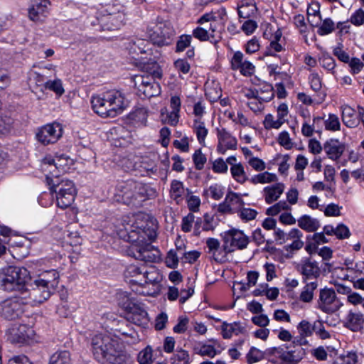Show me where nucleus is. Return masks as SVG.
<instances>
[{"label": "nucleus", "mask_w": 364, "mask_h": 364, "mask_svg": "<svg viewBox=\"0 0 364 364\" xmlns=\"http://www.w3.org/2000/svg\"><path fill=\"white\" fill-rule=\"evenodd\" d=\"M117 235L124 240L132 243L128 255L145 262H155L160 259L158 249L151 242L156 237V232L149 228L127 223L117 230Z\"/></svg>", "instance_id": "nucleus-1"}, {"label": "nucleus", "mask_w": 364, "mask_h": 364, "mask_svg": "<svg viewBox=\"0 0 364 364\" xmlns=\"http://www.w3.org/2000/svg\"><path fill=\"white\" fill-rule=\"evenodd\" d=\"M92 348L95 358L102 364H127L129 356L122 350L119 342L108 335H95Z\"/></svg>", "instance_id": "nucleus-2"}, {"label": "nucleus", "mask_w": 364, "mask_h": 364, "mask_svg": "<svg viewBox=\"0 0 364 364\" xmlns=\"http://www.w3.org/2000/svg\"><path fill=\"white\" fill-rule=\"evenodd\" d=\"M90 102L93 111L104 118L117 117L127 106L124 95L117 90H109L93 95Z\"/></svg>", "instance_id": "nucleus-3"}, {"label": "nucleus", "mask_w": 364, "mask_h": 364, "mask_svg": "<svg viewBox=\"0 0 364 364\" xmlns=\"http://www.w3.org/2000/svg\"><path fill=\"white\" fill-rule=\"evenodd\" d=\"M30 281V272L25 267L9 265L0 269L1 290L18 291L21 295Z\"/></svg>", "instance_id": "nucleus-4"}, {"label": "nucleus", "mask_w": 364, "mask_h": 364, "mask_svg": "<svg viewBox=\"0 0 364 364\" xmlns=\"http://www.w3.org/2000/svg\"><path fill=\"white\" fill-rule=\"evenodd\" d=\"M156 68L157 70H154L151 74H139L133 77V82L138 95L150 98L161 93V86L155 78H160L162 74L158 66Z\"/></svg>", "instance_id": "nucleus-5"}, {"label": "nucleus", "mask_w": 364, "mask_h": 364, "mask_svg": "<svg viewBox=\"0 0 364 364\" xmlns=\"http://www.w3.org/2000/svg\"><path fill=\"white\" fill-rule=\"evenodd\" d=\"M52 183L48 182L50 185V191L55 193L57 205L65 209L70 206L75 200L77 194V190L72 181L63 179L60 181L55 180Z\"/></svg>", "instance_id": "nucleus-6"}, {"label": "nucleus", "mask_w": 364, "mask_h": 364, "mask_svg": "<svg viewBox=\"0 0 364 364\" xmlns=\"http://www.w3.org/2000/svg\"><path fill=\"white\" fill-rule=\"evenodd\" d=\"M267 353L279 359V364H299L306 356V350L301 345L291 347H272Z\"/></svg>", "instance_id": "nucleus-7"}, {"label": "nucleus", "mask_w": 364, "mask_h": 364, "mask_svg": "<svg viewBox=\"0 0 364 364\" xmlns=\"http://www.w3.org/2000/svg\"><path fill=\"white\" fill-rule=\"evenodd\" d=\"M127 49L133 59L141 62L145 60L155 61L157 58V55L154 54L151 43L145 39L136 38L134 41H129L127 46ZM151 64L153 68L157 67L155 62Z\"/></svg>", "instance_id": "nucleus-8"}, {"label": "nucleus", "mask_w": 364, "mask_h": 364, "mask_svg": "<svg viewBox=\"0 0 364 364\" xmlns=\"http://www.w3.org/2000/svg\"><path fill=\"white\" fill-rule=\"evenodd\" d=\"M53 292L48 289L41 287L35 279L33 284L28 283L22 291L23 302L32 306H37L47 300Z\"/></svg>", "instance_id": "nucleus-9"}, {"label": "nucleus", "mask_w": 364, "mask_h": 364, "mask_svg": "<svg viewBox=\"0 0 364 364\" xmlns=\"http://www.w3.org/2000/svg\"><path fill=\"white\" fill-rule=\"evenodd\" d=\"M125 190L123 191L122 196L125 199L134 198L135 200H144L146 199L154 198L156 196V191L149 185L136 183L133 181L127 182L124 186H122Z\"/></svg>", "instance_id": "nucleus-10"}, {"label": "nucleus", "mask_w": 364, "mask_h": 364, "mask_svg": "<svg viewBox=\"0 0 364 364\" xmlns=\"http://www.w3.org/2000/svg\"><path fill=\"white\" fill-rule=\"evenodd\" d=\"M21 295L8 298L0 303V316L8 321H14L21 317L23 313Z\"/></svg>", "instance_id": "nucleus-11"}, {"label": "nucleus", "mask_w": 364, "mask_h": 364, "mask_svg": "<svg viewBox=\"0 0 364 364\" xmlns=\"http://www.w3.org/2000/svg\"><path fill=\"white\" fill-rule=\"evenodd\" d=\"M63 129L58 122L47 124L38 128L36 133V138L43 145L56 143L62 136Z\"/></svg>", "instance_id": "nucleus-12"}, {"label": "nucleus", "mask_w": 364, "mask_h": 364, "mask_svg": "<svg viewBox=\"0 0 364 364\" xmlns=\"http://www.w3.org/2000/svg\"><path fill=\"white\" fill-rule=\"evenodd\" d=\"M342 306L337 299L333 289L325 288L320 290L317 307L326 314H332L337 311Z\"/></svg>", "instance_id": "nucleus-13"}, {"label": "nucleus", "mask_w": 364, "mask_h": 364, "mask_svg": "<svg viewBox=\"0 0 364 364\" xmlns=\"http://www.w3.org/2000/svg\"><path fill=\"white\" fill-rule=\"evenodd\" d=\"M148 35L154 45L164 46L171 43L173 31L168 24L159 23L149 29Z\"/></svg>", "instance_id": "nucleus-14"}, {"label": "nucleus", "mask_w": 364, "mask_h": 364, "mask_svg": "<svg viewBox=\"0 0 364 364\" xmlns=\"http://www.w3.org/2000/svg\"><path fill=\"white\" fill-rule=\"evenodd\" d=\"M225 250L228 253L235 250H243L247 247L250 240L245 233L239 230L232 229L227 232L223 237Z\"/></svg>", "instance_id": "nucleus-15"}, {"label": "nucleus", "mask_w": 364, "mask_h": 364, "mask_svg": "<svg viewBox=\"0 0 364 364\" xmlns=\"http://www.w3.org/2000/svg\"><path fill=\"white\" fill-rule=\"evenodd\" d=\"M231 68L238 70L244 76H251L255 71V65L245 58L244 54L240 51H235L230 60Z\"/></svg>", "instance_id": "nucleus-16"}, {"label": "nucleus", "mask_w": 364, "mask_h": 364, "mask_svg": "<svg viewBox=\"0 0 364 364\" xmlns=\"http://www.w3.org/2000/svg\"><path fill=\"white\" fill-rule=\"evenodd\" d=\"M50 1L48 0H33L28 9V16L31 21L43 22L49 13Z\"/></svg>", "instance_id": "nucleus-17"}, {"label": "nucleus", "mask_w": 364, "mask_h": 364, "mask_svg": "<svg viewBox=\"0 0 364 364\" xmlns=\"http://www.w3.org/2000/svg\"><path fill=\"white\" fill-rule=\"evenodd\" d=\"M218 146L219 154H225L228 150H235L237 146V139L226 129H217Z\"/></svg>", "instance_id": "nucleus-18"}, {"label": "nucleus", "mask_w": 364, "mask_h": 364, "mask_svg": "<svg viewBox=\"0 0 364 364\" xmlns=\"http://www.w3.org/2000/svg\"><path fill=\"white\" fill-rule=\"evenodd\" d=\"M144 279L146 284H151V289L150 291H144V294H159L161 291V282L163 279V276L161 272L154 267H149L144 269Z\"/></svg>", "instance_id": "nucleus-19"}, {"label": "nucleus", "mask_w": 364, "mask_h": 364, "mask_svg": "<svg viewBox=\"0 0 364 364\" xmlns=\"http://www.w3.org/2000/svg\"><path fill=\"white\" fill-rule=\"evenodd\" d=\"M126 308L128 309L127 319L129 321L137 326H144L148 323V314L142 306L137 304H129Z\"/></svg>", "instance_id": "nucleus-20"}, {"label": "nucleus", "mask_w": 364, "mask_h": 364, "mask_svg": "<svg viewBox=\"0 0 364 364\" xmlns=\"http://www.w3.org/2000/svg\"><path fill=\"white\" fill-rule=\"evenodd\" d=\"M298 270L302 275L304 282H306L311 279L317 281V278L321 274V270L318 262L309 259L303 260L299 265Z\"/></svg>", "instance_id": "nucleus-21"}, {"label": "nucleus", "mask_w": 364, "mask_h": 364, "mask_svg": "<svg viewBox=\"0 0 364 364\" xmlns=\"http://www.w3.org/2000/svg\"><path fill=\"white\" fill-rule=\"evenodd\" d=\"M208 253L211 255L213 259L218 262H223L226 260L228 250H225V241L220 247V241L216 238L209 237L205 242Z\"/></svg>", "instance_id": "nucleus-22"}, {"label": "nucleus", "mask_w": 364, "mask_h": 364, "mask_svg": "<svg viewBox=\"0 0 364 364\" xmlns=\"http://www.w3.org/2000/svg\"><path fill=\"white\" fill-rule=\"evenodd\" d=\"M217 26L214 23L209 26L208 29L202 26H198L193 30L192 36L200 41H210L211 43L216 44L220 37L216 33Z\"/></svg>", "instance_id": "nucleus-23"}, {"label": "nucleus", "mask_w": 364, "mask_h": 364, "mask_svg": "<svg viewBox=\"0 0 364 364\" xmlns=\"http://www.w3.org/2000/svg\"><path fill=\"white\" fill-rule=\"evenodd\" d=\"M323 150L329 159H339L346 151V146L337 139H330L323 144Z\"/></svg>", "instance_id": "nucleus-24"}, {"label": "nucleus", "mask_w": 364, "mask_h": 364, "mask_svg": "<svg viewBox=\"0 0 364 364\" xmlns=\"http://www.w3.org/2000/svg\"><path fill=\"white\" fill-rule=\"evenodd\" d=\"M31 329L26 325H14L6 332L8 339L13 343H23L30 338Z\"/></svg>", "instance_id": "nucleus-25"}, {"label": "nucleus", "mask_w": 364, "mask_h": 364, "mask_svg": "<svg viewBox=\"0 0 364 364\" xmlns=\"http://www.w3.org/2000/svg\"><path fill=\"white\" fill-rule=\"evenodd\" d=\"M108 138L115 146H124L132 141L130 133L122 127L112 129L108 134Z\"/></svg>", "instance_id": "nucleus-26"}, {"label": "nucleus", "mask_w": 364, "mask_h": 364, "mask_svg": "<svg viewBox=\"0 0 364 364\" xmlns=\"http://www.w3.org/2000/svg\"><path fill=\"white\" fill-rule=\"evenodd\" d=\"M124 20V14L122 12H117L103 16L100 20V24L104 31H114L119 29Z\"/></svg>", "instance_id": "nucleus-27"}, {"label": "nucleus", "mask_w": 364, "mask_h": 364, "mask_svg": "<svg viewBox=\"0 0 364 364\" xmlns=\"http://www.w3.org/2000/svg\"><path fill=\"white\" fill-rule=\"evenodd\" d=\"M146 266L142 265L141 267L137 264H132L127 267L124 271V277L127 282L132 284V287L136 284H142L144 282V269Z\"/></svg>", "instance_id": "nucleus-28"}, {"label": "nucleus", "mask_w": 364, "mask_h": 364, "mask_svg": "<svg viewBox=\"0 0 364 364\" xmlns=\"http://www.w3.org/2000/svg\"><path fill=\"white\" fill-rule=\"evenodd\" d=\"M285 185L283 183H276L273 185L266 186L263 189L264 200L267 204L277 201L284 193Z\"/></svg>", "instance_id": "nucleus-29"}, {"label": "nucleus", "mask_w": 364, "mask_h": 364, "mask_svg": "<svg viewBox=\"0 0 364 364\" xmlns=\"http://www.w3.org/2000/svg\"><path fill=\"white\" fill-rule=\"evenodd\" d=\"M36 279L41 287H46L53 292L58 284L59 274L55 270H51L40 274Z\"/></svg>", "instance_id": "nucleus-30"}, {"label": "nucleus", "mask_w": 364, "mask_h": 364, "mask_svg": "<svg viewBox=\"0 0 364 364\" xmlns=\"http://www.w3.org/2000/svg\"><path fill=\"white\" fill-rule=\"evenodd\" d=\"M266 87V95L262 97L260 96L258 98H254L252 100L248 101V107L255 113L261 112L264 109L263 103L264 102L270 101L273 96V88L270 85H265Z\"/></svg>", "instance_id": "nucleus-31"}, {"label": "nucleus", "mask_w": 364, "mask_h": 364, "mask_svg": "<svg viewBox=\"0 0 364 364\" xmlns=\"http://www.w3.org/2000/svg\"><path fill=\"white\" fill-rule=\"evenodd\" d=\"M223 337L225 339L230 338L232 335L242 334L245 332V328L240 323L234 322L228 323L223 322L221 326Z\"/></svg>", "instance_id": "nucleus-32"}, {"label": "nucleus", "mask_w": 364, "mask_h": 364, "mask_svg": "<svg viewBox=\"0 0 364 364\" xmlns=\"http://www.w3.org/2000/svg\"><path fill=\"white\" fill-rule=\"evenodd\" d=\"M308 80L311 90L318 94L321 101L324 100L326 94L321 90L323 82L320 75L316 72H312L309 75Z\"/></svg>", "instance_id": "nucleus-33"}, {"label": "nucleus", "mask_w": 364, "mask_h": 364, "mask_svg": "<svg viewBox=\"0 0 364 364\" xmlns=\"http://www.w3.org/2000/svg\"><path fill=\"white\" fill-rule=\"evenodd\" d=\"M298 225L306 232H314L320 226L318 220L307 215H304L298 219Z\"/></svg>", "instance_id": "nucleus-34"}, {"label": "nucleus", "mask_w": 364, "mask_h": 364, "mask_svg": "<svg viewBox=\"0 0 364 364\" xmlns=\"http://www.w3.org/2000/svg\"><path fill=\"white\" fill-rule=\"evenodd\" d=\"M193 129L199 143L202 145H205V139L208 134V129L206 128L205 122L200 119H194L193 122Z\"/></svg>", "instance_id": "nucleus-35"}, {"label": "nucleus", "mask_w": 364, "mask_h": 364, "mask_svg": "<svg viewBox=\"0 0 364 364\" xmlns=\"http://www.w3.org/2000/svg\"><path fill=\"white\" fill-rule=\"evenodd\" d=\"M305 283L306 285L300 293L299 299L303 302L310 303L314 299V292L318 287V282L315 280Z\"/></svg>", "instance_id": "nucleus-36"}, {"label": "nucleus", "mask_w": 364, "mask_h": 364, "mask_svg": "<svg viewBox=\"0 0 364 364\" xmlns=\"http://www.w3.org/2000/svg\"><path fill=\"white\" fill-rule=\"evenodd\" d=\"M363 322V315L360 313L350 311L346 317V325L353 331L360 329Z\"/></svg>", "instance_id": "nucleus-37"}, {"label": "nucleus", "mask_w": 364, "mask_h": 364, "mask_svg": "<svg viewBox=\"0 0 364 364\" xmlns=\"http://www.w3.org/2000/svg\"><path fill=\"white\" fill-rule=\"evenodd\" d=\"M227 203H228L230 207L232 209V213H237L242 206L245 205V203L241 197V195L232 191H229L227 195Z\"/></svg>", "instance_id": "nucleus-38"}, {"label": "nucleus", "mask_w": 364, "mask_h": 364, "mask_svg": "<svg viewBox=\"0 0 364 364\" xmlns=\"http://www.w3.org/2000/svg\"><path fill=\"white\" fill-rule=\"evenodd\" d=\"M40 168L48 181L50 180V176H59L56 161H41Z\"/></svg>", "instance_id": "nucleus-39"}, {"label": "nucleus", "mask_w": 364, "mask_h": 364, "mask_svg": "<svg viewBox=\"0 0 364 364\" xmlns=\"http://www.w3.org/2000/svg\"><path fill=\"white\" fill-rule=\"evenodd\" d=\"M184 193L183 185L181 181H173L171 184L170 194L171 198L179 204L182 200V196Z\"/></svg>", "instance_id": "nucleus-40"}, {"label": "nucleus", "mask_w": 364, "mask_h": 364, "mask_svg": "<svg viewBox=\"0 0 364 364\" xmlns=\"http://www.w3.org/2000/svg\"><path fill=\"white\" fill-rule=\"evenodd\" d=\"M48 364H70V354L67 350L56 352L50 356Z\"/></svg>", "instance_id": "nucleus-41"}, {"label": "nucleus", "mask_w": 364, "mask_h": 364, "mask_svg": "<svg viewBox=\"0 0 364 364\" xmlns=\"http://www.w3.org/2000/svg\"><path fill=\"white\" fill-rule=\"evenodd\" d=\"M326 130L337 132L341 129V122L338 117L335 114H328L327 119L323 121Z\"/></svg>", "instance_id": "nucleus-42"}, {"label": "nucleus", "mask_w": 364, "mask_h": 364, "mask_svg": "<svg viewBox=\"0 0 364 364\" xmlns=\"http://www.w3.org/2000/svg\"><path fill=\"white\" fill-rule=\"evenodd\" d=\"M251 181L255 184L269 183L277 181V176L274 173L265 171L252 176Z\"/></svg>", "instance_id": "nucleus-43"}, {"label": "nucleus", "mask_w": 364, "mask_h": 364, "mask_svg": "<svg viewBox=\"0 0 364 364\" xmlns=\"http://www.w3.org/2000/svg\"><path fill=\"white\" fill-rule=\"evenodd\" d=\"M45 88L53 91L58 97L62 96L65 92L62 80L59 78H55L53 80L46 81Z\"/></svg>", "instance_id": "nucleus-44"}, {"label": "nucleus", "mask_w": 364, "mask_h": 364, "mask_svg": "<svg viewBox=\"0 0 364 364\" xmlns=\"http://www.w3.org/2000/svg\"><path fill=\"white\" fill-rule=\"evenodd\" d=\"M171 364H189L190 357L188 351L179 349L171 358Z\"/></svg>", "instance_id": "nucleus-45"}, {"label": "nucleus", "mask_w": 364, "mask_h": 364, "mask_svg": "<svg viewBox=\"0 0 364 364\" xmlns=\"http://www.w3.org/2000/svg\"><path fill=\"white\" fill-rule=\"evenodd\" d=\"M291 207L285 200H281L267 209L266 213L268 215L274 216L282 210H289Z\"/></svg>", "instance_id": "nucleus-46"}, {"label": "nucleus", "mask_w": 364, "mask_h": 364, "mask_svg": "<svg viewBox=\"0 0 364 364\" xmlns=\"http://www.w3.org/2000/svg\"><path fill=\"white\" fill-rule=\"evenodd\" d=\"M267 284H265L264 286H262L261 287L262 289H257L253 291V294L255 296H261L263 292L265 291L267 297L270 300H274L277 298L279 295V289L277 288H271L269 289H267Z\"/></svg>", "instance_id": "nucleus-47"}, {"label": "nucleus", "mask_w": 364, "mask_h": 364, "mask_svg": "<svg viewBox=\"0 0 364 364\" xmlns=\"http://www.w3.org/2000/svg\"><path fill=\"white\" fill-rule=\"evenodd\" d=\"M277 141L280 146L287 150L292 149L294 145L287 131H282L278 134Z\"/></svg>", "instance_id": "nucleus-48"}, {"label": "nucleus", "mask_w": 364, "mask_h": 364, "mask_svg": "<svg viewBox=\"0 0 364 364\" xmlns=\"http://www.w3.org/2000/svg\"><path fill=\"white\" fill-rule=\"evenodd\" d=\"M248 364H253L264 358V353L255 347H252L246 355Z\"/></svg>", "instance_id": "nucleus-49"}, {"label": "nucleus", "mask_w": 364, "mask_h": 364, "mask_svg": "<svg viewBox=\"0 0 364 364\" xmlns=\"http://www.w3.org/2000/svg\"><path fill=\"white\" fill-rule=\"evenodd\" d=\"M205 95L212 102L217 101L222 96V91L218 84L213 85V87L209 85L205 87Z\"/></svg>", "instance_id": "nucleus-50"}, {"label": "nucleus", "mask_w": 364, "mask_h": 364, "mask_svg": "<svg viewBox=\"0 0 364 364\" xmlns=\"http://www.w3.org/2000/svg\"><path fill=\"white\" fill-rule=\"evenodd\" d=\"M284 122L278 119H274V117L272 114H268L265 116L264 119L263 121V124L265 129H279Z\"/></svg>", "instance_id": "nucleus-51"}, {"label": "nucleus", "mask_w": 364, "mask_h": 364, "mask_svg": "<svg viewBox=\"0 0 364 364\" xmlns=\"http://www.w3.org/2000/svg\"><path fill=\"white\" fill-rule=\"evenodd\" d=\"M231 173L232 177L240 183H243L246 180V176L243 166L241 164L232 165L231 167Z\"/></svg>", "instance_id": "nucleus-52"}, {"label": "nucleus", "mask_w": 364, "mask_h": 364, "mask_svg": "<svg viewBox=\"0 0 364 364\" xmlns=\"http://www.w3.org/2000/svg\"><path fill=\"white\" fill-rule=\"evenodd\" d=\"M237 214L241 220L247 222L254 220L257 215V212L255 209L242 206Z\"/></svg>", "instance_id": "nucleus-53"}, {"label": "nucleus", "mask_w": 364, "mask_h": 364, "mask_svg": "<svg viewBox=\"0 0 364 364\" xmlns=\"http://www.w3.org/2000/svg\"><path fill=\"white\" fill-rule=\"evenodd\" d=\"M192 41L191 35H181L176 43V52H182L188 48Z\"/></svg>", "instance_id": "nucleus-54"}, {"label": "nucleus", "mask_w": 364, "mask_h": 364, "mask_svg": "<svg viewBox=\"0 0 364 364\" xmlns=\"http://www.w3.org/2000/svg\"><path fill=\"white\" fill-rule=\"evenodd\" d=\"M138 361L139 364H151L152 362V349L148 346L140 351L138 355Z\"/></svg>", "instance_id": "nucleus-55"}, {"label": "nucleus", "mask_w": 364, "mask_h": 364, "mask_svg": "<svg viewBox=\"0 0 364 364\" xmlns=\"http://www.w3.org/2000/svg\"><path fill=\"white\" fill-rule=\"evenodd\" d=\"M335 28L333 21L331 18H326L318 29V33L325 36L331 33Z\"/></svg>", "instance_id": "nucleus-56"}, {"label": "nucleus", "mask_w": 364, "mask_h": 364, "mask_svg": "<svg viewBox=\"0 0 364 364\" xmlns=\"http://www.w3.org/2000/svg\"><path fill=\"white\" fill-rule=\"evenodd\" d=\"M232 122L244 127H254L252 121L246 115H245L242 112H237L235 119H232Z\"/></svg>", "instance_id": "nucleus-57"}, {"label": "nucleus", "mask_w": 364, "mask_h": 364, "mask_svg": "<svg viewBox=\"0 0 364 364\" xmlns=\"http://www.w3.org/2000/svg\"><path fill=\"white\" fill-rule=\"evenodd\" d=\"M298 329L303 338L311 336L314 332L312 324L306 320H303L299 323Z\"/></svg>", "instance_id": "nucleus-58"}, {"label": "nucleus", "mask_w": 364, "mask_h": 364, "mask_svg": "<svg viewBox=\"0 0 364 364\" xmlns=\"http://www.w3.org/2000/svg\"><path fill=\"white\" fill-rule=\"evenodd\" d=\"M350 22L356 26H360L364 23V10L357 9L352 14L350 18Z\"/></svg>", "instance_id": "nucleus-59"}, {"label": "nucleus", "mask_w": 364, "mask_h": 364, "mask_svg": "<svg viewBox=\"0 0 364 364\" xmlns=\"http://www.w3.org/2000/svg\"><path fill=\"white\" fill-rule=\"evenodd\" d=\"M336 361L340 364H355L358 361V355L354 352H348L346 355H341Z\"/></svg>", "instance_id": "nucleus-60"}, {"label": "nucleus", "mask_w": 364, "mask_h": 364, "mask_svg": "<svg viewBox=\"0 0 364 364\" xmlns=\"http://www.w3.org/2000/svg\"><path fill=\"white\" fill-rule=\"evenodd\" d=\"M350 72L353 75L358 74L364 67V63L358 58H353L348 63Z\"/></svg>", "instance_id": "nucleus-61"}, {"label": "nucleus", "mask_w": 364, "mask_h": 364, "mask_svg": "<svg viewBox=\"0 0 364 364\" xmlns=\"http://www.w3.org/2000/svg\"><path fill=\"white\" fill-rule=\"evenodd\" d=\"M315 130L314 124L311 123L309 118L304 121L301 129L303 136L306 137H311L314 135Z\"/></svg>", "instance_id": "nucleus-62"}, {"label": "nucleus", "mask_w": 364, "mask_h": 364, "mask_svg": "<svg viewBox=\"0 0 364 364\" xmlns=\"http://www.w3.org/2000/svg\"><path fill=\"white\" fill-rule=\"evenodd\" d=\"M195 215L190 213L186 216L183 217L182 219L181 223V230L184 232H191L193 226V223H194Z\"/></svg>", "instance_id": "nucleus-63"}, {"label": "nucleus", "mask_w": 364, "mask_h": 364, "mask_svg": "<svg viewBox=\"0 0 364 364\" xmlns=\"http://www.w3.org/2000/svg\"><path fill=\"white\" fill-rule=\"evenodd\" d=\"M174 66L179 73L188 74L191 69V65L185 59H178L174 62Z\"/></svg>", "instance_id": "nucleus-64"}]
</instances>
